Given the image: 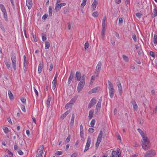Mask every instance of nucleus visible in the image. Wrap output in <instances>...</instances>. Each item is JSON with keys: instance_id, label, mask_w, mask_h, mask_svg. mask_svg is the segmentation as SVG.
Returning <instances> with one entry per match:
<instances>
[{"instance_id": "f257e3e1", "label": "nucleus", "mask_w": 157, "mask_h": 157, "mask_svg": "<svg viewBox=\"0 0 157 157\" xmlns=\"http://www.w3.org/2000/svg\"><path fill=\"white\" fill-rule=\"evenodd\" d=\"M141 144L142 148L144 150H147L150 148V143L147 137H143L141 140Z\"/></svg>"}, {"instance_id": "f03ea898", "label": "nucleus", "mask_w": 157, "mask_h": 157, "mask_svg": "<svg viewBox=\"0 0 157 157\" xmlns=\"http://www.w3.org/2000/svg\"><path fill=\"white\" fill-rule=\"evenodd\" d=\"M108 84L109 85V93L110 97L112 98L113 97L114 93V90L113 88V86L112 83L109 81H108Z\"/></svg>"}, {"instance_id": "7ed1b4c3", "label": "nucleus", "mask_w": 157, "mask_h": 157, "mask_svg": "<svg viewBox=\"0 0 157 157\" xmlns=\"http://www.w3.org/2000/svg\"><path fill=\"white\" fill-rule=\"evenodd\" d=\"M155 154L156 152L155 150L151 149L145 153L144 157H154Z\"/></svg>"}, {"instance_id": "20e7f679", "label": "nucleus", "mask_w": 157, "mask_h": 157, "mask_svg": "<svg viewBox=\"0 0 157 157\" xmlns=\"http://www.w3.org/2000/svg\"><path fill=\"white\" fill-rule=\"evenodd\" d=\"M103 134V132L102 131H100L99 134L97 139V142L95 144V146L97 148H98V147L100 143Z\"/></svg>"}, {"instance_id": "39448f33", "label": "nucleus", "mask_w": 157, "mask_h": 157, "mask_svg": "<svg viewBox=\"0 0 157 157\" xmlns=\"http://www.w3.org/2000/svg\"><path fill=\"white\" fill-rule=\"evenodd\" d=\"M11 59L12 62V67L14 69H16L17 59L15 54L14 53H13L11 55Z\"/></svg>"}, {"instance_id": "423d86ee", "label": "nucleus", "mask_w": 157, "mask_h": 157, "mask_svg": "<svg viewBox=\"0 0 157 157\" xmlns=\"http://www.w3.org/2000/svg\"><path fill=\"white\" fill-rule=\"evenodd\" d=\"M100 69H96V71H95V75L92 76L91 77L90 82V84H92L95 79L96 77L98 76L99 73L100 72Z\"/></svg>"}, {"instance_id": "0eeeda50", "label": "nucleus", "mask_w": 157, "mask_h": 157, "mask_svg": "<svg viewBox=\"0 0 157 157\" xmlns=\"http://www.w3.org/2000/svg\"><path fill=\"white\" fill-rule=\"evenodd\" d=\"M85 84V82L84 81H81L78 83L77 86V91L80 93L82 90Z\"/></svg>"}, {"instance_id": "6e6552de", "label": "nucleus", "mask_w": 157, "mask_h": 157, "mask_svg": "<svg viewBox=\"0 0 157 157\" xmlns=\"http://www.w3.org/2000/svg\"><path fill=\"white\" fill-rule=\"evenodd\" d=\"M90 144L91 138L90 136H88L87 138V142L84 150V152H86L89 149Z\"/></svg>"}, {"instance_id": "1a4fd4ad", "label": "nucleus", "mask_w": 157, "mask_h": 157, "mask_svg": "<svg viewBox=\"0 0 157 157\" xmlns=\"http://www.w3.org/2000/svg\"><path fill=\"white\" fill-rule=\"evenodd\" d=\"M44 149V146L42 145L40 146L39 148L38 149L39 151V153L37 154V157H41L42 154L43 153V150Z\"/></svg>"}, {"instance_id": "9d476101", "label": "nucleus", "mask_w": 157, "mask_h": 157, "mask_svg": "<svg viewBox=\"0 0 157 157\" xmlns=\"http://www.w3.org/2000/svg\"><path fill=\"white\" fill-rule=\"evenodd\" d=\"M96 103V100L94 98L92 99L90 103H89L88 106V108L89 109L92 106H93L94 105H95Z\"/></svg>"}, {"instance_id": "9b49d317", "label": "nucleus", "mask_w": 157, "mask_h": 157, "mask_svg": "<svg viewBox=\"0 0 157 157\" xmlns=\"http://www.w3.org/2000/svg\"><path fill=\"white\" fill-rule=\"evenodd\" d=\"M102 101V98L101 97L99 99L96 106V110L98 111L100 110L101 105V102Z\"/></svg>"}, {"instance_id": "f8f14e48", "label": "nucleus", "mask_w": 157, "mask_h": 157, "mask_svg": "<svg viewBox=\"0 0 157 157\" xmlns=\"http://www.w3.org/2000/svg\"><path fill=\"white\" fill-rule=\"evenodd\" d=\"M26 4L29 9H30L32 6L33 3L32 0H26Z\"/></svg>"}, {"instance_id": "ddd939ff", "label": "nucleus", "mask_w": 157, "mask_h": 157, "mask_svg": "<svg viewBox=\"0 0 157 157\" xmlns=\"http://www.w3.org/2000/svg\"><path fill=\"white\" fill-rule=\"evenodd\" d=\"M131 103L132 105L134 110L135 111H137L138 107L135 101V100H132Z\"/></svg>"}, {"instance_id": "4468645a", "label": "nucleus", "mask_w": 157, "mask_h": 157, "mask_svg": "<svg viewBox=\"0 0 157 157\" xmlns=\"http://www.w3.org/2000/svg\"><path fill=\"white\" fill-rule=\"evenodd\" d=\"M117 86L120 94L121 95L122 93V88L121 83L120 82H118Z\"/></svg>"}, {"instance_id": "2eb2a0df", "label": "nucleus", "mask_w": 157, "mask_h": 157, "mask_svg": "<svg viewBox=\"0 0 157 157\" xmlns=\"http://www.w3.org/2000/svg\"><path fill=\"white\" fill-rule=\"evenodd\" d=\"M24 62H23V66L24 68H28V65L26 60V58L25 55L23 56Z\"/></svg>"}, {"instance_id": "dca6fc26", "label": "nucleus", "mask_w": 157, "mask_h": 157, "mask_svg": "<svg viewBox=\"0 0 157 157\" xmlns=\"http://www.w3.org/2000/svg\"><path fill=\"white\" fill-rule=\"evenodd\" d=\"M78 97V95H76L70 100L69 102L71 105H73Z\"/></svg>"}, {"instance_id": "f3484780", "label": "nucleus", "mask_w": 157, "mask_h": 157, "mask_svg": "<svg viewBox=\"0 0 157 157\" xmlns=\"http://www.w3.org/2000/svg\"><path fill=\"white\" fill-rule=\"evenodd\" d=\"M98 2L94 0L92 5V8L93 10H95L96 7L97 5H98Z\"/></svg>"}, {"instance_id": "a211bd4d", "label": "nucleus", "mask_w": 157, "mask_h": 157, "mask_svg": "<svg viewBox=\"0 0 157 157\" xmlns=\"http://www.w3.org/2000/svg\"><path fill=\"white\" fill-rule=\"evenodd\" d=\"M99 90V88L97 87L94 88L91 90L89 92V93H94L98 92Z\"/></svg>"}, {"instance_id": "6ab92c4d", "label": "nucleus", "mask_w": 157, "mask_h": 157, "mask_svg": "<svg viewBox=\"0 0 157 157\" xmlns=\"http://www.w3.org/2000/svg\"><path fill=\"white\" fill-rule=\"evenodd\" d=\"M52 99V98L50 96H48V98L46 101V104L47 107H49L50 105V101Z\"/></svg>"}, {"instance_id": "aec40b11", "label": "nucleus", "mask_w": 157, "mask_h": 157, "mask_svg": "<svg viewBox=\"0 0 157 157\" xmlns=\"http://www.w3.org/2000/svg\"><path fill=\"white\" fill-rule=\"evenodd\" d=\"M73 74L72 71H71V72L70 76L69 77L67 83L68 84H70L73 78Z\"/></svg>"}, {"instance_id": "412c9836", "label": "nucleus", "mask_w": 157, "mask_h": 157, "mask_svg": "<svg viewBox=\"0 0 157 157\" xmlns=\"http://www.w3.org/2000/svg\"><path fill=\"white\" fill-rule=\"evenodd\" d=\"M94 111L93 110H90L89 112L88 118L89 120L91 119L93 117L94 115Z\"/></svg>"}, {"instance_id": "4be33fe9", "label": "nucleus", "mask_w": 157, "mask_h": 157, "mask_svg": "<svg viewBox=\"0 0 157 157\" xmlns=\"http://www.w3.org/2000/svg\"><path fill=\"white\" fill-rule=\"evenodd\" d=\"M70 112V110H67L66 112L65 113H64L61 117V118L63 119L64 118H65L67 116V115L68 114V113Z\"/></svg>"}, {"instance_id": "5701e85b", "label": "nucleus", "mask_w": 157, "mask_h": 157, "mask_svg": "<svg viewBox=\"0 0 157 157\" xmlns=\"http://www.w3.org/2000/svg\"><path fill=\"white\" fill-rule=\"evenodd\" d=\"M75 76L77 80L78 81H79L81 79L80 73L78 71L77 72L75 75Z\"/></svg>"}, {"instance_id": "b1692460", "label": "nucleus", "mask_w": 157, "mask_h": 157, "mask_svg": "<svg viewBox=\"0 0 157 157\" xmlns=\"http://www.w3.org/2000/svg\"><path fill=\"white\" fill-rule=\"evenodd\" d=\"M111 155L112 157H119V155L115 151H112Z\"/></svg>"}, {"instance_id": "393cba45", "label": "nucleus", "mask_w": 157, "mask_h": 157, "mask_svg": "<svg viewBox=\"0 0 157 157\" xmlns=\"http://www.w3.org/2000/svg\"><path fill=\"white\" fill-rule=\"evenodd\" d=\"M153 42H154V45L156 46L157 43V35L155 34L153 37Z\"/></svg>"}, {"instance_id": "a878e982", "label": "nucleus", "mask_w": 157, "mask_h": 157, "mask_svg": "<svg viewBox=\"0 0 157 157\" xmlns=\"http://www.w3.org/2000/svg\"><path fill=\"white\" fill-rule=\"evenodd\" d=\"M137 130L138 131V132L140 133V135H141V136L142 137V138H143V137H146V136H145V134H144V132H143L141 129L140 128H138V129Z\"/></svg>"}, {"instance_id": "bb28decb", "label": "nucleus", "mask_w": 157, "mask_h": 157, "mask_svg": "<svg viewBox=\"0 0 157 157\" xmlns=\"http://www.w3.org/2000/svg\"><path fill=\"white\" fill-rule=\"evenodd\" d=\"M61 8V7L59 4H56L55 8V10L56 12H58L59 11Z\"/></svg>"}, {"instance_id": "cd10ccee", "label": "nucleus", "mask_w": 157, "mask_h": 157, "mask_svg": "<svg viewBox=\"0 0 157 157\" xmlns=\"http://www.w3.org/2000/svg\"><path fill=\"white\" fill-rule=\"evenodd\" d=\"M8 95L10 99L12 100L14 98L13 95L10 90L8 91Z\"/></svg>"}, {"instance_id": "c85d7f7f", "label": "nucleus", "mask_w": 157, "mask_h": 157, "mask_svg": "<svg viewBox=\"0 0 157 157\" xmlns=\"http://www.w3.org/2000/svg\"><path fill=\"white\" fill-rule=\"evenodd\" d=\"M0 8L2 13H5V12H6V9L4 6L2 4H0Z\"/></svg>"}, {"instance_id": "c756f323", "label": "nucleus", "mask_w": 157, "mask_h": 157, "mask_svg": "<svg viewBox=\"0 0 157 157\" xmlns=\"http://www.w3.org/2000/svg\"><path fill=\"white\" fill-rule=\"evenodd\" d=\"M56 81H55V80H53L52 82V89L53 90H54L56 87Z\"/></svg>"}, {"instance_id": "7c9ffc66", "label": "nucleus", "mask_w": 157, "mask_h": 157, "mask_svg": "<svg viewBox=\"0 0 157 157\" xmlns=\"http://www.w3.org/2000/svg\"><path fill=\"white\" fill-rule=\"evenodd\" d=\"M72 105H71V104H70L69 102L66 104V105H65V107L66 109H68L69 108H71Z\"/></svg>"}, {"instance_id": "2f4dec72", "label": "nucleus", "mask_w": 157, "mask_h": 157, "mask_svg": "<svg viewBox=\"0 0 157 157\" xmlns=\"http://www.w3.org/2000/svg\"><path fill=\"white\" fill-rule=\"evenodd\" d=\"M45 49H47L49 48L50 46V43L48 42L47 41L45 42Z\"/></svg>"}, {"instance_id": "473e14b6", "label": "nucleus", "mask_w": 157, "mask_h": 157, "mask_svg": "<svg viewBox=\"0 0 157 157\" xmlns=\"http://www.w3.org/2000/svg\"><path fill=\"white\" fill-rule=\"evenodd\" d=\"M5 63L6 65L7 66V68H9L10 66V62L7 61H5Z\"/></svg>"}, {"instance_id": "72a5a7b5", "label": "nucleus", "mask_w": 157, "mask_h": 157, "mask_svg": "<svg viewBox=\"0 0 157 157\" xmlns=\"http://www.w3.org/2000/svg\"><path fill=\"white\" fill-rule=\"evenodd\" d=\"M98 15L99 13L98 11L94 12L92 14V16L94 17H97L98 16Z\"/></svg>"}, {"instance_id": "f704fd0d", "label": "nucleus", "mask_w": 157, "mask_h": 157, "mask_svg": "<svg viewBox=\"0 0 157 157\" xmlns=\"http://www.w3.org/2000/svg\"><path fill=\"white\" fill-rule=\"evenodd\" d=\"M122 57H123V59L125 62H128V57L127 56H126L124 55H123L122 56Z\"/></svg>"}, {"instance_id": "c9c22d12", "label": "nucleus", "mask_w": 157, "mask_h": 157, "mask_svg": "<svg viewBox=\"0 0 157 157\" xmlns=\"http://www.w3.org/2000/svg\"><path fill=\"white\" fill-rule=\"evenodd\" d=\"M153 14L154 17L156 16L157 15V10L156 9H154L153 10Z\"/></svg>"}, {"instance_id": "e433bc0d", "label": "nucleus", "mask_w": 157, "mask_h": 157, "mask_svg": "<svg viewBox=\"0 0 157 157\" xmlns=\"http://www.w3.org/2000/svg\"><path fill=\"white\" fill-rule=\"evenodd\" d=\"M95 121L94 119H92L90 122L91 126L92 127H94V125Z\"/></svg>"}, {"instance_id": "4c0bfd02", "label": "nucleus", "mask_w": 157, "mask_h": 157, "mask_svg": "<svg viewBox=\"0 0 157 157\" xmlns=\"http://www.w3.org/2000/svg\"><path fill=\"white\" fill-rule=\"evenodd\" d=\"M105 18H106V17H105V16L102 19V26H105V25H106L105 23Z\"/></svg>"}, {"instance_id": "58836bf2", "label": "nucleus", "mask_w": 157, "mask_h": 157, "mask_svg": "<svg viewBox=\"0 0 157 157\" xmlns=\"http://www.w3.org/2000/svg\"><path fill=\"white\" fill-rule=\"evenodd\" d=\"M52 10L51 6L49 7V15L50 16H51L52 14Z\"/></svg>"}, {"instance_id": "ea45409f", "label": "nucleus", "mask_w": 157, "mask_h": 157, "mask_svg": "<svg viewBox=\"0 0 157 157\" xmlns=\"http://www.w3.org/2000/svg\"><path fill=\"white\" fill-rule=\"evenodd\" d=\"M84 134L82 124L80 126V134Z\"/></svg>"}, {"instance_id": "a19ab883", "label": "nucleus", "mask_w": 157, "mask_h": 157, "mask_svg": "<svg viewBox=\"0 0 157 157\" xmlns=\"http://www.w3.org/2000/svg\"><path fill=\"white\" fill-rule=\"evenodd\" d=\"M89 46V44L88 42H86L85 44L84 45V48L85 50H86L88 48Z\"/></svg>"}, {"instance_id": "79ce46f5", "label": "nucleus", "mask_w": 157, "mask_h": 157, "mask_svg": "<svg viewBox=\"0 0 157 157\" xmlns=\"http://www.w3.org/2000/svg\"><path fill=\"white\" fill-rule=\"evenodd\" d=\"M3 16L5 19L6 21H7V14L6 12H5L3 13Z\"/></svg>"}, {"instance_id": "37998d69", "label": "nucleus", "mask_w": 157, "mask_h": 157, "mask_svg": "<svg viewBox=\"0 0 157 157\" xmlns=\"http://www.w3.org/2000/svg\"><path fill=\"white\" fill-rule=\"evenodd\" d=\"M87 0H83L82 3L81 4V6L82 7H84L86 5V2Z\"/></svg>"}, {"instance_id": "c03bdc74", "label": "nucleus", "mask_w": 157, "mask_h": 157, "mask_svg": "<svg viewBox=\"0 0 157 157\" xmlns=\"http://www.w3.org/2000/svg\"><path fill=\"white\" fill-rule=\"evenodd\" d=\"M3 130L4 132L6 133H7L9 132L8 128L7 127H6L3 128Z\"/></svg>"}, {"instance_id": "a18cd8bd", "label": "nucleus", "mask_w": 157, "mask_h": 157, "mask_svg": "<svg viewBox=\"0 0 157 157\" xmlns=\"http://www.w3.org/2000/svg\"><path fill=\"white\" fill-rule=\"evenodd\" d=\"M101 61H100L97 66V67H96V68H98V69H100L101 67Z\"/></svg>"}, {"instance_id": "49530a36", "label": "nucleus", "mask_w": 157, "mask_h": 157, "mask_svg": "<svg viewBox=\"0 0 157 157\" xmlns=\"http://www.w3.org/2000/svg\"><path fill=\"white\" fill-rule=\"evenodd\" d=\"M132 37L134 41L135 42H136L137 40L136 35L135 34H132Z\"/></svg>"}, {"instance_id": "de8ad7c7", "label": "nucleus", "mask_w": 157, "mask_h": 157, "mask_svg": "<svg viewBox=\"0 0 157 157\" xmlns=\"http://www.w3.org/2000/svg\"><path fill=\"white\" fill-rule=\"evenodd\" d=\"M150 55L153 57V58H155V54H154V53L152 52V51H151L150 52Z\"/></svg>"}, {"instance_id": "09e8293b", "label": "nucleus", "mask_w": 157, "mask_h": 157, "mask_svg": "<svg viewBox=\"0 0 157 157\" xmlns=\"http://www.w3.org/2000/svg\"><path fill=\"white\" fill-rule=\"evenodd\" d=\"M136 16L139 18L141 17L142 15V14H141L140 13H136Z\"/></svg>"}, {"instance_id": "8fccbe9b", "label": "nucleus", "mask_w": 157, "mask_h": 157, "mask_svg": "<svg viewBox=\"0 0 157 157\" xmlns=\"http://www.w3.org/2000/svg\"><path fill=\"white\" fill-rule=\"evenodd\" d=\"M21 107L22 110L24 112H26L25 106L23 105H21Z\"/></svg>"}, {"instance_id": "3c124183", "label": "nucleus", "mask_w": 157, "mask_h": 157, "mask_svg": "<svg viewBox=\"0 0 157 157\" xmlns=\"http://www.w3.org/2000/svg\"><path fill=\"white\" fill-rule=\"evenodd\" d=\"M42 39L43 41H45L47 39L46 36L45 35L44 36L42 35Z\"/></svg>"}, {"instance_id": "603ef678", "label": "nucleus", "mask_w": 157, "mask_h": 157, "mask_svg": "<svg viewBox=\"0 0 157 157\" xmlns=\"http://www.w3.org/2000/svg\"><path fill=\"white\" fill-rule=\"evenodd\" d=\"M105 32L102 31L101 32V36H102V38L104 40V38L105 37Z\"/></svg>"}, {"instance_id": "864d4df0", "label": "nucleus", "mask_w": 157, "mask_h": 157, "mask_svg": "<svg viewBox=\"0 0 157 157\" xmlns=\"http://www.w3.org/2000/svg\"><path fill=\"white\" fill-rule=\"evenodd\" d=\"M63 153L61 151H57L56 154L57 155H61Z\"/></svg>"}, {"instance_id": "5fc2aeb1", "label": "nucleus", "mask_w": 157, "mask_h": 157, "mask_svg": "<svg viewBox=\"0 0 157 157\" xmlns=\"http://www.w3.org/2000/svg\"><path fill=\"white\" fill-rule=\"evenodd\" d=\"M71 139V137L70 136H69L66 140V141L67 143H68L69 142Z\"/></svg>"}, {"instance_id": "6e6d98bb", "label": "nucleus", "mask_w": 157, "mask_h": 157, "mask_svg": "<svg viewBox=\"0 0 157 157\" xmlns=\"http://www.w3.org/2000/svg\"><path fill=\"white\" fill-rule=\"evenodd\" d=\"M34 91L35 93L36 94L37 96V97H38V91L34 87Z\"/></svg>"}, {"instance_id": "4d7b16f0", "label": "nucleus", "mask_w": 157, "mask_h": 157, "mask_svg": "<svg viewBox=\"0 0 157 157\" xmlns=\"http://www.w3.org/2000/svg\"><path fill=\"white\" fill-rule=\"evenodd\" d=\"M88 131L89 132H90L93 133L94 132V129L93 128H89V129L88 130Z\"/></svg>"}, {"instance_id": "13d9d810", "label": "nucleus", "mask_w": 157, "mask_h": 157, "mask_svg": "<svg viewBox=\"0 0 157 157\" xmlns=\"http://www.w3.org/2000/svg\"><path fill=\"white\" fill-rule=\"evenodd\" d=\"M32 35H33V40H34V41L35 42H37V38H36V36H35L34 34H33Z\"/></svg>"}, {"instance_id": "bf43d9fd", "label": "nucleus", "mask_w": 157, "mask_h": 157, "mask_svg": "<svg viewBox=\"0 0 157 157\" xmlns=\"http://www.w3.org/2000/svg\"><path fill=\"white\" fill-rule=\"evenodd\" d=\"M7 153L9 155L12 156L13 155V154L9 150L7 149Z\"/></svg>"}, {"instance_id": "052dcab7", "label": "nucleus", "mask_w": 157, "mask_h": 157, "mask_svg": "<svg viewBox=\"0 0 157 157\" xmlns=\"http://www.w3.org/2000/svg\"><path fill=\"white\" fill-rule=\"evenodd\" d=\"M86 75H83L81 77L82 80L81 81H84L85 82Z\"/></svg>"}, {"instance_id": "680f3d73", "label": "nucleus", "mask_w": 157, "mask_h": 157, "mask_svg": "<svg viewBox=\"0 0 157 157\" xmlns=\"http://www.w3.org/2000/svg\"><path fill=\"white\" fill-rule=\"evenodd\" d=\"M43 67V64L41 63H40L39 65L38 66V69H42V68Z\"/></svg>"}, {"instance_id": "e2e57ef3", "label": "nucleus", "mask_w": 157, "mask_h": 157, "mask_svg": "<svg viewBox=\"0 0 157 157\" xmlns=\"http://www.w3.org/2000/svg\"><path fill=\"white\" fill-rule=\"evenodd\" d=\"M26 99L25 98H22L21 99V101L23 103H25L26 102Z\"/></svg>"}, {"instance_id": "0e129e2a", "label": "nucleus", "mask_w": 157, "mask_h": 157, "mask_svg": "<svg viewBox=\"0 0 157 157\" xmlns=\"http://www.w3.org/2000/svg\"><path fill=\"white\" fill-rule=\"evenodd\" d=\"M119 24H122L123 23V20L122 18L120 17L119 18Z\"/></svg>"}, {"instance_id": "69168bd1", "label": "nucleus", "mask_w": 157, "mask_h": 157, "mask_svg": "<svg viewBox=\"0 0 157 157\" xmlns=\"http://www.w3.org/2000/svg\"><path fill=\"white\" fill-rule=\"evenodd\" d=\"M18 153L21 155H22L23 154V152L21 150H19L18 151Z\"/></svg>"}, {"instance_id": "338daca9", "label": "nucleus", "mask_w": 157, "mask_h": 157, "mask_svg": "<svg viewBox=\"0 0 157 157\" xmlns=\"http://www.w3.org/2000/svg\"><path fill=\"white\" fill-rule=\"evenodd\" d=\"M0 27L1 28V29L3 31H5V29H4V27L3 26V25L2 24H0Z\"/></svg>"}, {"instance_id": "774afa93", "label": "nucleus", "mask_w": 157, "mask_h": 157, "mask_svg": "<svg viewBox=\"0 0 157 157\" xmlns=\"http://www.w3.org/2000/svg\"><path fill=\"white\" fill-rule=\"evenodd\" d=\"M77 155V154L76 153H74L72 155L71 157H76Z\"/></svg>"}]
</instances>
